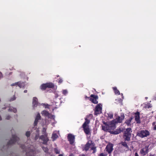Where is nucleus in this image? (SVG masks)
Here are the masks:
<instances>
[{
	"mask_svg": "<svg viewBox=\"0 0 156 156\" xmlns=\"http://www.w3.org/2000/svg\"><path fill=\"white\" fill-rule=\"evenodd\" d=\"M121 95L122 96V99H118V101H119L120 102H121L122 101V100L123 99V94H121Z\"/></svg>",
	"mask_w": 156,
	"mask_h": 156,
	"instance_id": "32",
	"label": "nucleus"
},
{
	"mask_svg": "<svg viewBox=\"0 0 156 156\" xmlns=\"http://www.w3.org/2000/svg\"><path fill=\"white\" fill-rule=\"evenodd\" d=\"M69 156H74L73 154H71Z\"/></svg>",
	"mask_w": 156,
	"mask_h": 156,
	"instance_id": "46",
	"label": "nucleus"
},
{
	"mask_svg": "<svg viewBox=\"0 0 156 156\" xmlns=\"http://www.w3.org/2000/svg\"><path fill=\"white\" fill-rule=\"evenodd\" d=\"M102 105L101 104L97 105L95 108V114L97 115L98 114L101 113L102 110Z\"/></svg>",
	"mask_w": 156,
	"mask_h": 156,
	"instance_id": "10",
	"label": "nucleus"
},
{
	"mask_svg": "<svg viewBox=\"0 0 156 156\" xmlns=\"http://www.w3.org/2000/svg\"><path fill=\"white\" fill-rule=\"evenodd\" d=\"M102 129L105 131H108L111 133L112 130H113L115 128V126L113 122L111 121L109 125L105 124L102 126Z\"/></svg>",
	"mask_w": 156,
	"mask_h": 156,
	"instance_id": "1",
	"label": "nucleus"
},
{
	"mask_svg": "<svg viewBox=\"0 0 156 156\" xmlns=\"http://www.w3.org/2000/svg\"><path fill=\"white\" fill-rule=\"evenodd\" d=\"M79 156H85L84 154H82V155H80Z\"/></svg>",
	"mask_w": 156,
	"mask_h": 156,
	"instance_id": "45",
	"label": "nucleus"
},
{
	"mask_svg": "<svg viewBox=\"0 0 156 156\" xmlns=\"http://www.w3.org/2000/svg\"><path fill=\"white\" fill-rule=\"evenodd\" d=\"M90 148L91 150H93L94 149L93 145L92 143V141H89L86 144L84 149L86 151H87Z\"/></svg>",
	"mask_w": 156,
	"mask_h": 156,
	"instance_id": "11",
	"label": "nucleus"
},
{
	"mask_svg": "<svg viewBox=\"0 0 156 156\" xmlns=\"http://www.w3.org/2000/svg\"><path fill=\"white\" fill-rule=\"evenodd\" d=\"M107 154L106 153H102L99 156H107Z\"/></svg>",
	"mask_w": 156,
	"mask_h": 156,
	"instance_id": "33",
	"label": "nucleus"
},
{
	"mask_svg": "<svg viewBox=\"0 0 156 156\" xmlns=\"http://www.w3.org/2000/svg\"><path fill=\"white\" fill-rule=\"evenodd\" d=\"M124 118V115L123 114H121L120 116H119L117 118L116 120H113L112 122H113V123H114V124L116 123H121Z\"/></svg>",
	"mask_w": 156,
	"mask_h": 156,
	"instance_id": "8",
	"label": "nucleus"
},
{
	"mask_svg": "<svg viewBox=\"0 0 156 156\" xmlns=\"http://www.w3.org/2000/svg\"><path fill=\"white\" fill-rule=\"evenodd\" d=\"M16 99V97L14 96L13 97L11 98L10 99V101H13L15 100Z\"/></svg>",
	"mask_w": 156,
	"mask_h": 156,
	"instance_id": "36",
	"label": "nucleus"
},
{
	"mask_svg": "<svg viewBox=\"0 0 156 156\" xmlns=\"http://www.w3.org/2000/svg\"><path fill=\"white\" fill-rule=\"evenodd\" d=\"M27 90H25L24 91H23V92L24 93H27Z\"/></svg>",
	"mask_w": 156,
	"mask_h": 156,
	"instance_id": "41",
	"label": "nucleus"
},
{
	"mask_svg": "<svg viewBox=\"0 0 156 156\" xmlns=\"http://www.w3.org/2000/svg\"><path fill=\"white\" fill-rule=\"evenodd\" d=\"M10 118V116L9 115H7L6 117V119H9Z\"/></svg>",
	"mask_w": 156,
	"mask_h": 156,
	"instance_id": "37",
	"label": "nucleus"
},
{
	"mask_svg": "<svg viewBox=\"0 0 156 156\" xmlns=\"http://www.w3.org/2000/svg\"><path fill=\"white\" fill-rule=\"evenodd\" d=\"M11 85L12 86H18L20 88H23L25 87L26 85L25 83L23 82H19L13 83Z\"/></svg>",
	"mask_w": 156,
	"mask_h": 156,
	"instance_id": "9",
	"label": "nucleus"
},
{
	"mask_svg": "<svg viewBox=\"0 0 156 156\" xmlns=\"http://www.w3.org/2000/svg\"><path fill=\"white\" fill-rule=\"evenodd\" d=\"M19 139V138L17 137L16 135L12 136V139L9 141V144H11L14 143L17 141Z\"/></svg>",
	"mask_w": 156,
	"mask_h": 156,
	"instance_id": "17",
	"label": "nucleus"
},
{
	"mask_svg": "<svg viewBox=\"0 0 156 156\" xmlns=\"http://www.w3.org/2000/svg\"><path fill=\"white\" fill-rule=\"evenodd\" d=\"M147 108H151V105L150 104H149L147 106Z\"/></svg>",
	"mask_w": 156,
	"mask_h": 156,
	"instance_id": "38",
	"label": "nucleus"
},
{
	"mask_svg": "<svg viewBox=\"0 0 156 156\" xmlns=\"http://www.w3.org/2000/svg\"><path fill=\"white\" fill-rule=\"evenodd\" d=\"M58 156H64L63 154H60Z\"/></svg>",
	"mask_w": 156,
	"mask_h": 156,
	"instance_id": "44",
	"label": "nucleus"
},
{
	"mask_svg": "<svg viewBox=\"0 0 156 156\" xmlns=\"http://www.w3.org/2000/svg\"><path fill=\"white\" fill-rule=\"evenodd\" d=\"M132 132L131 129L130 128H128L126 129L124 134V138L125 140L127 141L130 140Z\"/></svg>",
	"mask_w": 156,
	"mask_h": 156,
	"instance_id": "5",
	"label": "nucleus"
},
{
	"mask_svg": "<svg viewBox=\"0 0 156 156\" xmlns=\"http://www.w3.org/2000/svg\"><path fill=\"white\" fill-rule=\"evenodd\" d=\"M30 131H27L26 133V135L27 137H29L30 134Z\"/></svg>",
	"mask_w": 156,
	"mask_h": 156,
	"instance_id": "34",
	"label": "nucleus"
},
{
	"mask_svg": "<svg viewBox=\"0 0 156 156\" xmlns=\"http://www.w3.org/2000/svg\"><path fill=\"white\" fill-rule=\"evenodd\" d=\"M150 156H154L153 155H150Z\"/></svg>",
	"mask_w": 156,
	"mask_h": 156,
	"instance_id": "48",
	"label": "nucleus"
},
{
	"mask_svg": "<svg viewBox=\"0 0 156 156\" xmlns=\"http://www.w3.org/2000/svg\"><path fill=\"white\" fill-rule=\"evenodd\" d=\"M1 119H2V118L1 117V116H0V120H1Z\"/></svg>",
	"mask_w": 156,
	"mask_h": 156,
	"instance_id": "47",
	"label": "nucleus"
},
{
	"mask_svg": "<svg viewBox=\"0 0 156 156\" xmlns=\"http://www.w3.org/2000/svg\"><path fill=\"white\" fill-rule=\"evenodd\" d=\"M108 116L110 119H111L113 118V115L111 112H109L107 114Z\"/></svg>",
	"mask_w": 156,
	"mask_h": 156,
	"instance_id": "27",
	"label": "nucleus"
},
{
	"mask_svg": "<svg viewBox=\"0 0 156 156\" xmlns=\"http://www.w3.org/2000/svg\"><path fill=\"white\" fill-rule=\"evenodd\" d=\"M62 82V79H60L59 80V82L61 83Z\"/></svg>",
	"mask_w": 156,
	"mask_h": 156,
	"instance_id": "39",
	"label": "nucleus"
},
{
	"mask_svg": "<svg viewBox=\"0 0 156 156\" xmlns=\"http://www.w3.org/2000/svg\"><path fill=\"white\" fill-rule=\"evenodd\" d=\"M8 111L11 112H13L15 113H16L17 111L16 108L12 107H10L8 109Z\"/></svg>",
	"mask_w": 156,
	"mask_h": 156,
	"instance_id": "21",
	"label": "nucleus"
},
{
	"mask_svg": "<svg viewBox=\"0 0 156 156\" xmlns=\"http://www.w3.org/2000/svg\"><path fill=\"white\" fill-rule=\"evenodd\" d=\"M121 132V131L120 129H117L115 131H112V132H111V133H113L115 134H119Z\"/></svg>",
	"mask_w": 156,
	"mask_h": 156,
	"instance_id": "23",
	"label": "nucleus"
},
{
	"mask_svg": "<svg viewBox=\"0 0 156 156\" xmlns=\"http://www.w3.org/2000/svg\"><path fill=\"white\" fill-rule=\"evenodd\" d=\"M33 147H31L30 149V151L29 152H28L27 154V155H34L35 153V151L33 150L32 149Z\"/></svg>",
	"mask_w": 156,
	"mask_h": 156,
	"instance_id": "22",
	"label": "nucleus"
},
{
	"mask_svg": "<svg viewBox=\"0 0 156 156\" xmlns=\"http://www.w3.org/2000/svg\"><path fill=\"white\" fill-rule=\"evenodd\" d=\"M38 99L36 97H34L33 98V106L36 107L38 104Z\"/></svg>",
	"mask_w": 156,
	"mask_h": 156,
	"instance_id": "18",
	"label": "nucleus"
},
{
	"mask_svg": "<svg viewBox=\"0 0 156 156\" xmlns=\"http://www.w3.org/2000/svg\"><path fill=\"white\" fill-rule=\"evenodd\" d=\"M58 137V136L56 134L54 133H53L52 136V138L53 139V140H55Z\"/></svg>",
	"mask_w": 156,
	"mask_h": 156,
	"instance_id": "26",
	"label": "nucleus"
},
{
	"mask_svg": "<svg viewBox=\"0 0 156 156\" xmlns=\"http://www.w3.org/2000/svg\"><path fill=\"white\" fill-rule=\"evenodd\" d=\"M154 130H156V125L154 126Z\"/></svg>",
	"mask_w": 156,
	"mask_h": 156,
	"instance_id": "43",
	"label": "nucleus"
},
{
	"mask_svg": "<svg viewBox=\"0 0 156 156\" xmlns=\"http://www.w3.org/2000/svg\"><path fill=\"white\" fill-rule=\"evenodd\" d=\"M46 132V129L43 128L42 131V135L39 137V138L43 141V143L44 144H45L48 141V139L47 137V135Z\"/></svg>",
	"mask_w": 156,
	"mask_h": 156,
	"instance_id": "3",
	"label": "nucleus"
},
{
	"mask_svg": "<svg viewBox=\"0 0 156 156\" xmlns=\"http://www.w3.org/2000/svg\"><path fill=\"white\" fill-rule=\"evenodd\" d=\"M49 123V122H48V121H47L46 120V122H45V124H48Z\"/></svg>",
	"mask_w": 156,
	"mask_h": 156,
	"instance_id": "42",
	"label": "nucleus"
},
{
	"mask_svg": "<svg viewBox=\"0 0 156 156\" xmlns=\"http://www.w3.org/2000/svg\"><path fill=\"white\" fill-rule=\"evenodd\" d=\"M148 151V147H145L144 148H143L140 151V153L141 154L144 156L147 153Z\"/></svg>",
	"mask_w": 156,
	"mask_h": 156,
	"instance_id": "13",
	"label": "nucleus"
},
{
	"mask_svg": "<svg viewBox=\"0 0 156 156\" xmlns=\"http://www.w3.org/2000/svg\"><path fill=\"white\" fill-rule=\"evenodd\" d=\"M68 93L67 91L66 90H63L62 91V93L63 94L66 95Z\"/></svg>",
	"mask_w": 156,
	"mask_h": 156,
	"instance_id": "31",
	"label": "nucleus"
},
{
	"mask_svg": "<svg viewBox=\"0 0 156 156\" xmlns=\"http://www.w3.org/2000/svg\"><path fill=\"white\" fill-rule=\"evenodd\" d=\"M107 151L109 153H111L113 150V146L111 144H108L106 146V148Z\"/></svg>",
	"mask_w": 156,
	"mask_h": 156,
	"instance_id": "16",
	"label": "nucleus"
},
{
	"mask_svg": "<svg viewBox=\"0 0 156 156\" xmlns=\"http://www.w3.org/2000/svg\"><path fill=\"white\" fill-rule=\"evenodd\" d=\"M135 156H139L138 153L137 152L135 153Z\"/></svg>",
	"mask_w": 156,
	"mask_h": 156,
	"instance_id": "40",
	"label": "nucleus"
},
{
	"mask_svg": "<svg viewBox=\"0 0 156 156\" xmlns=\"http://www.w3.org/2000/svg\"><path fill=\"white\" fill-rule=\"evenodd\" d=\"M43 149L45 152H47L48 151V149L46 147H43Z\"/></svg>",
	"mask_w": 156,
	"mask_h": 156,
	"instance_id": "35",
	"label": "nucleus"
},
{
	"mask_svg": "<svg viewBox=\"0 0 156 156\" xmlns=\"http://www.w3.org/2000/svg\"><path fill=\"white\" fill-rule=\"evenodd\" d=\"M54 151L55 153L56 154H59L60 153V150L57 148H55V149Z\"/></svg>",
	"mask_w": 156,
	"mask_h": 156,
	"instance_id": "28",
	"label": "nucleus"
},
{
	"mask_svg": "<svg viewBox=\"0 0 156 156\" xmlns=\"http://www.w3.org/2000/svg\"><path fill=\"white\" fill-rule=\"evenodd\" d=\"M41 106H43L45 108H48L49 107V106L48 104H42L41 105Z\"/></svg>",
	"mask_w": 156,
	"mask_h": 156,
	"instance_id": "29",
	"label": "nucleus"
},
{
	"mask_svg": "<svg viewBox=\"0 0 156 156\" xmlns=\"http://www.w3.org/2000/svg\"><path fill=\"white\" fill-rule=\"evenodd\" d=\"M40 117H41V116H40V114L39 113L37 114V115L36 117L35 118V120L34 121V124L35 126L37 125L38 121L39 119H40Z\"/></svg>",
	"mask_w": 156,
	"mask_h": 156,
	"instance_id": "20",
	"label": "nucleus"
},
{
	"mask_svg": "<svg viewBox=\"0 0 156 156\" xmlns=\"http://www.w3.org/2000/svg\"><path fill=\"white\" fill-rule=\"evenodd\" d=\"M132 119L133 118H130L126 121L125 123L128 126H129L130 125V123Z\"/></svg>",
	"mask_w": 156,
	"mask_h": 156,
	"instance_id": "24",
	"label": "nucleus"
},
{
	"mask_svg": "<svg viewBox=\"0 0 156 156\" xmlns=\"http://www.w3.org/2000/svg\"><path fill=\"white\" fill-rule=\"evenodd\" d=\"M150 132L148 130H143L138 132L137 135L141 138H144L147 137L150 135Z\"/></svg>",
	"mask_w": 156,
	"mask_h": 156,
	"instance_id": "4",
	"label": "nucleus"
},
{
	"mask_svg": "<svg viewBox=\"0 0 156 156\" xmlns=\"http://www.w3.org/2000/svg\"><path fill=\"white\" fill-rule=\"evenodd\" d=\"M41 114L42 115L47 116L48 118V120L51 121L52 125H54V123H56L54 115L49 114L48 112L45 110L41 112Z\"/></svg>",
	"mask_w": 156,
	"mask_h": 156,
	"instance_id": "2",
	"label": "nucleus"
},
{
	"mask_svg": "<svg viewBox=\"0 0 156 156\" xmlns=\"http://www.w3.org/2000/svg\"><path fill=\"white\" fill-rule=\"evenodd\" d=\"M36 131H37V133H36V136L35 137V140H37L39 136V133H38V130H36Z\"/></svg>",
	"mask_w": 156,
	"mask_h": 156,
	"instance_id": "30",
	"label": "nucleus"
},
{
	"mask_svg": "<svg viewBox=\"0 0 156 156\" xmlns=\"http://www.w3.org/2000/svg\"><path fill=\"white\" fill-rule=\"evenodd\" d=\"M122 145L123 146L124 148V150L126 151H127L129 149V147L128 146L127 144L125 142H122Z\"/></svg>",
	"mask_w": 156,
	"mask_h": 156,
	"instance_id": "19",
	"label": "nucleus"
},
{
	"mask_svg": "<svg viewBox=\"0 0 156 156\" xmlns=\"http://www.w3.org/2000/svg\"><path fill=\"white\" fill-rule=\"evenodd\" d=\"M54 84L52 83H48L43 84L40 87L41 89L42 90H45L47 87L49 88H52L54 87Z\"/></svg>",
	"mask_w": 156,
	"mask_h": 156,
	"instance_id": "7",
	"label": "nucleus"
},
{
	"mask_svg": "<svg viewBox=\"0 0 156 156\" xmlns=\"http://www.w3.org/2000/svg\"><path fill=\"white\" fill-rule=\"evenodd\" d=\"M85 121L83 123V127L84 129V131L87 134H89L90 133V129L89 128L88 124L90 122V121L85 119Z\"/></svg>",
	"mask_w": 156,
	"mask_h": 156,
	"instance_id": "6",
	"label": "nucleus"
},
{
	"mask_svg": "<svg viewBox=\"0 0 156 156\" xmlns=\"http://www.w3.org/2000/svg\"><path fill=\"white\" fill-rule=\"evenodd\" d=\"M139 115V113L138 112L135 113L134 115L135 119L136 122L137 123H140V119Z\"/></svg>",
	"mask_w": 156,
	"mask_h": 156,
	"instance_id": "15",
	"label": "nucleus"
},
{
	"mask_svg": "<svg viewBox=\"0 0 156 156\" xmlns=\"http://www.w3.org/2000/svg\"><path fill=\"white\" fill-rule=\"evenodd\" d=\"M113 90L114 91L115 93V94H118L119 95L120 94L119 91L117 89L116 87H114L113 88Z\"/></svg>",
	"mask_w": 156,
	"mask_h": 156,
	"instance_id": "25",
	"label": "nucleus"
},
{
	"mask_svg": "<svg viewBox=\"0 0 156 156\" xmlns=\"http://www.w3.org/2000/svg\"><path fill=\"white\" fill-rule=\"evenodd\" d=\"M154 124H155V123H154V122H153V125Z\"/></svg>",
	"mask_w": 156,
	"mask_h": 156,
	"instance_id": "49",
	"label": "nucleus"
},
{
	"mask_svg": "<svg viewBox=\"0 0 156 156\" xmlns=\"http://www.w3.org/2000/svg\"><path fill=\"white\" fill-rule=\"evenodd\" d=\"M92 98H90V100L94 104H97L98 101H97V99H98V96L94 95L92 94L90 96Z\"/></svg>",
	"mask_w": 156,
	"mask_h": 156,
	"instance_id": "14",
	"label": "nucleus"
},
{
	"mask_svg": "<svg viewBox=\"0 0 156 156\" xmlns=\"http://www.w3.org/2000/svg\"><path fill=\"white\" fill-rule=\"evenodd\" d=\"M68 138L70 144H73L74 143L75 137L73 135L71 134H69L68 136Z\"/></svg>",
	"mask_w": 156,
	"mask_h": 156,
	"instance_id": "12",
	"label": "nucleus"
}]
</instances>
